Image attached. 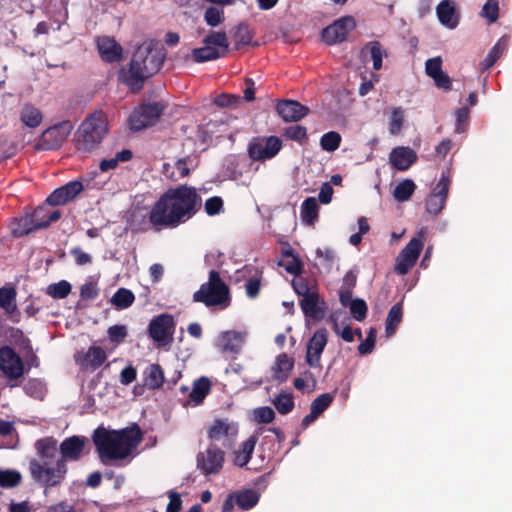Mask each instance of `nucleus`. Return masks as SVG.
Here are the masks:
<instances>
[{
  "label": "nucleus",
  "mask_w": 512,
  "mask_h": 512,
  "mask_svg": "<svg viewBox=\"0 0 512 512\" xmlns=\"http://www.w3.org/2000/svg\"><path fill=\"white\" fill-rule=\"evenodd\" d=\"M202 207V198L186 184L166 190L153 204L148 222L154 232L174 229L192 219Z\"/></svg>",
  "instance_id": "f257e3e1"
},
{
  "label": "nucleus",
  "mask_w": 512,
  "mask_h": 512,
  "mask_svg": "<svg viewBox=\"0 0 512 512\" xmlns=\"http://www.w3.org/2000/svg\"><path fill=\"white\" fill-rule=\"evenodd\" d=\"M92 440L101 462L107 465L129 457L142 442L143 434L136 423L120 430L99 426L94 430Z\"/></svg>",
  "instance_id": "f03ea898"
},
{
  "label": "nucleus",
  "mask_w": 512,
  "mask_h": 512,
  "mask_svg": "<svg viewBox=\"0 0 512 512\" xmlns=\"http://www.w3.org/2000/svg\"><path fill=\"white\" fill-rule=\"evenodd\" d=\"M163 64V57L149 47H138L127 69H122L119 79L133 92H139L145 80L158 72Z\"/></svg>",
  "instance_id": "7ed1b4c3"
},
{
  "label": "nucleus",
  "mask_w": 512,
  "mask_h": 512,
  "mask_svg": "<svg viewBox=\"0 0 512 512\" xmlns=\"http://www.w3.org/2000/svg\"><path fill=\"white\" fill-rule=\"evenodd\" d=\"M108 132V121L104 112L96 111L80 125L75 135L78 151L90 153L102 142Z\"/></svg>",
  "instance_id": "20e7f679"
},
{
  "label": "nucleus",
  "mask_w": 512,
  "mask_h": 512,
  "mask_svg": "<svg viewBox=\"0 0 512 512\" xmlns=\"http://www.w3.org/2000/svg\"><path fill=\"white\" fill-rule=\"evenodd\" d=\"M193 301L203 303L206 307L220 306L227 308L231 303L230 289L216 270L209 272L208 281L201 284L194 292Z\"/></svg>",
  "instance_id": "39448f33"
},
{
  "label": "nucleus",
  "mask_w": 512,
  "mask_h": 512,
  "mask_svg": "<svg viewBox=\"0 0 512 512\" xmlns=\"http://www.w3.org/2000/svg\"><path fill=\"white\" fill-rule=\"evenodd\" d=\"M29 470L34 481L44 486L45 490L59 486L64 481L68 471L67 464L58 458L55 462L31 460Z\"/></svg>",
  "instance_id": "423d86ee"
},
{
  "label": "nucleus",
  "mask_w": 512,
  "mask_h": 512,
  "mask_svg": "<svg viewBox=\"0 0 512 512\" xmlns=\"http://www.w3.org/2000/svg\"><path fill=\"white\" fill-rule=\"evenodd\" d=\"M426 228H421L415 237H413L401 250L395 265V271L399 275L407 274L416 264L419 255L424 246Z\"/></svg>",
  "instance_id": "0eeeda50"
},
{
  "label": "nucleus",
  "mask_w": 512,
  "mask_h": 512,
  "mask_svg": "<svg viewBox=\"0 0 512 512\" xmlns=\"http://www.w3.org/2000/svg\"><path fill=\"white\" fill-rule=\"evenodd\" d=\"M165 106L161 102L144 103L136 107L129 117L133 131H141L155 125L163 114Z\"/></svg>",
  "instance_id": "6e6552de"
},
{
  "label": "nucleus",
  "mask_w": 512,
  "mask_h": 512,
  "mask_svg": "<svg viewBox=\"0 0 512 512\" xmlns=\"http://www.w3.org/2000/svg\"><path fill=\"white\" fill-rule=\"evenodd\" d=\"M282 140L278 136L253 137L247 148L249 158L253 161H265L274 158L282 149Z\"/></svg>",
  "instance_id": "1a4fd4ad"
},
{
  "label": "nucleus",
  "mask_w": 512,
  "mask_h": 512,
  "mask_svg": "<svg viewBox=\"0 0 512 512\" xmlns=\"http://www.w3.org/2000/svg\"><path fill=\"white\" fill-rule=\"evenodd\" d=\"M175 326L172 315L164 313L155 316L148 326L149 337L161 346L169 345L173 342Z\"/></svg>",
  "instance_id": "9d476101"
},
{
  "label": "nucleus",
  "mask_w": 512,
  "mask_h": 512,
  "mask_svg": "<svg viewBox=\"0 0 512 512\" xmlns=\"http://www.w3.org/2000/svg\"><path fill=\"white\" fill-rule=\"evenodd\" d=\"M0 371L10 381L22 378L26 372L24 361L9 345L0 347Z\"/></svg>",
  "instance_id": "9b49d317"
},
{
  "label": "nucleus",
  "mask_w": 512,
  "mask_h": 512,
  "mask_svg": "<svg viewBox=\"0 0 512 512\" xmlns=\"http://www.w3.org/2000/svg\"><path fill=\"white\" fill-rule=\"evenodd\" d=\"M225 462V454L223 450L218 448L216 444H210L203 452H199L196 456L197 469L205 476L219 474Z\"/></svg>",
  "instance_id": "f8f14e48"
},
{
  "label": "nucleus",
  "mask_w": 512,
  "mask_h": 512,
  "mask_svg": "<svg viewBox=\"0 0 512 512\" xmlns=\"http://www.w3.org/2000/svg\"><path fill=\"white\" fill-rule=\"evenodd\" d=\"M72 125L70 121H62L42 132L36 148L40 150H54L59 148L71 133Z\"/></svg>",
  "instance_id": "ddd939ff"
},
{
  "label": "nucleus",
  "mask_w": 512,
  "mask_h": 512,
  "mask_svg": "<svg viewBox=\"0 0 512 512\" xmlns=\"http://www.w3.org/2000/svg\"><path fill=\"white\" fill-rule=\"evenodd\" d=\"M450 183V170H443L438 183L426 199L425 208L427 213L438 215L443 210L448 197Z\"/></svg>",
  "instance_id": "4468645a"
},
{
  "label": "nucleus",
  "mask_w": 512,
  "mask_h": 512,
  "mask_svg": "<svg viewBox=\"0 0 512 512\" xmlns=\"http://www.w3.org/2000/svg\"><path fill=\"white\" fill-rule=\"evenodd\" d=\"M237 434V423L228 419H215L207 432L212 442H221L222 446L228 449L234 445Z\"/></svg>",
  "instance_id": "2eb2a0df"
},
{
  "label": "nucleus",
  "mask_w": 512,
  "mask_h": 512,
  "mask_svg": "<svg viewBox=\"0 0 512 512\" xmlns=\"http://www.w3.org/2000/svg\"><path fill=\"white\" fill-rule=\"evenodd\" d=\"M356 26L352 16H344L325 27L321 32L323 42L327 45L341 43L347 39L350 31Z\"/></svg>",
  "instance_id": "dca6fc26"
},
{
  "label": "nucleus",
  "mask_w": 512,
  "mask_h": 512,
  "mask_svg": "<svg viewBox=\"0 0 512 512\" xmlns=\"http://www.w3.org/2000/svg\"><path fill=\"white\" fill-rule=\"evenodd\" d=\"M328 342L326 328L317 329L306 345V363L313 368L321 367V355Z\"/></svg>",
  "instance_id": "f3484780"
},
{
  "label": "nucleus",
  "mask_w": 512,
  "mask_h": 512,
  "mask_svg": "<svg viewBox=\"0 0 512 512\" xmlns=\"http://www.w3.org/2000/svg\"><path fill=\"white\" fill-rule=\"evenodd\" d=\"M84 189L82 182L70 181L67 184L55 189L46 199L49 206H60L72 201Z\"/></svg>",
  "instance_id": "a211bd4d"
},
{
  "label": "nucleus",
  "mask_w": 512,
  "mask_h": 512,
  "mask_svg": "<svg viewBox=\"0 0 512 512\" xmlns=\"http://www.w3.org/2000/svg\"><path fill=\"white\" fill-rule=\"evenodd\" d=\"M276 111L284 122H298L309 113V108L295 100H281Z\"/></svg>",
  "instance_id": "6ab92c4d"
},
{
  "label": "nucleus",
  "mask_w": 512,
  "mask_h": 512,
  "mask_svg": "<svg viewBox=\"0 0 512 512\" xmlns=\"http://www.w3.org/2000/svg\"><path fill=\"white\" fill-rule=\"evenodd\" d=\"M107 360L105 350L100 346H90L88 350L76 358V363L84 371L94 372Z\"/></svg>",
  "instance_id": "aec40b11"
},
{
  "label": "nucleus",
  "mask_w": 512,
  "mask_h": 512,
  "mask_svg": "<svg viewBox=\"0 0 512 512\" xmlns=\"http://www.w3.org/2000/svg\"><path fill=\"white\" fill-rule=\"evenodd\" d=\"M299 305L305 317L314 321L322 320L325 317L326 311L328 309L326 302L324 300H320L319 294L317 292L302 298L299 302Z\"/></svg>",
  "instance_id": "412c9836"
},
{
  "label": "nucleus",
  "mask_w": 512,
  "mask_h": 512,
  "mask_svg": "<svg viewBox=\"0 0 512 512\" xmlns=\"http://www.w3.org/2000/svg\"><path fill=\"white\" fill-rule=\"evenodd\" d=\"M85 438L80 436H71L66 438L59 448L58 457L59 460H63V463L67 461H77L82 456L85 447Z\"/></svg>",
  "instance_id": "4be33fe9"
},
{
  "label": "nucleus",
  "mask_w": 512,
  "mask_h": 512,
  "mask_svg": "<svg viewBox=\"0 0 512 512\" xmlns=\"http://www.w3.org/2000/svg\"><path fill=\"white\" fill-rule=\"evenodd\" d=\"M417 161L416 152L410 147L398 146L389 154V162L398 171L408 170Z\"/></svg>",
  "instance_id": "5701e85b"
},
{
  "label": "nucleus",
  "mask_w": 512,
  "mask_h": 512,
  "mask_svg": "<svg viewBox=\"0 0 512 512\" xmlns=\"http://www.w3.org/2000/svg\"><path fill=\"white\" fill-rule=\"evenodd\" d=\"M97 49L103 61L118 62L122 58V46L113 37L101 36L97 38Z\"/></svg>",
  "instance_id": "b1692460"
},
{
  "label": "nucleus",
  "mask_w": 512,
  "mask_h": 512,
  "mask_svg": "<svg viewBox=\"0 0 512 512\" xmlns=\"http://www.w3.org/2000/svg\"><path fill=\"white\" fill-rule=\"evenodd\" d=\"M33 220L36 230L47 228L51 223L56 222L61 217L59 210H51L46 204L38 206L31 214H28Z\"/></svg>",
  "instance_id": "393cba45"
},
{
  "label": "nucleus",
  "mask_w": 512,
  "mask_h": 512,
  "mask_svg": "<svg viewBox=\"0 0 512 512\" xmlns=\"http://www.w3.org/2000/svg\"><path fill=\"white\" fill-rule=\"evenodd\" d=\"M244 342V337L237 331L222 332L217 340V347L223 353H238Z\"/></svg>",
  "instance_id": "a878e982"
},
{
  "label": "nucleus",
  "mask_w": 512,
  "mask_h": 512,
  "mask_svg": "<svg viewBox=\"0 0 512 512\" xmlns=\"http://www.w3.org/2000/svg\"><path fill=\"white\" fill-rule=\"evenodd\" d=\"M35 447L41 462H55L58 456L57 441L53 437L41 438L36 441Z\"/></svg>",
  "instance_id": "bb28decb"
},
{
  "label": "nucleus",
  "mask_w": 512,
  "mask_h": 512,
  "mask_svg": "<svg viewBox=\"0 0 512 512\" xmlns=\"http://www.w3.org/2000/svg\"><path fill=\"white\" fill-rule=\"evenodd\" d=\"M19 118L24 126L34 129L41 125L43 114L36 106L26 102L21 107Z\"/></svg>",
  "instance_id": "cd10ccee"
},
{
  "label": "nucleus",
  "mask_w": 512,
  "mask_h": 512,
  "mask_svg": "<svg viewBox=\"0 0 512 512\" xmlns=\"http://www.w3.org/2000/svg\"><path fill=\"white\" fill-rule=\"evenodd\" d=\"M439 21L448 28H455L458 25L455 7L452 1L442 0L436 8Z\"/></svg>",
  "instance_id": "c85d7f7f"
},
{
  "label": "nucleus",
  "mask_w": 512,
  "mask_h": 512,
  "mask_svg": "<svg viewBox=\"0 0 512 512\" xmlns=\"http://www.w3.org/2000/svg\"><path fill=\"white\" fill-rule=\"evenodd\" d=\"M257 441V434H253L242 443L241 448L238 451H235L234 464L236 466L244 467L249 463Z\"/></svg>",
  "instance_id": "c756f323"
},
{
  "label": "nucleus",
  "mask_w": 512,
  "mask_h": 512,
  "mask_svg": "<svg viewBox=\"0 0 512 512\" xmlns=\"http://www.w3.org/2000/svg\"><path fill=\"white\" fill-rule=\"evenodd\" d=\"M211 391V381L207 377H201L193 383L189 393L188 402L194 406L201 404Z\"/></svg>",
  "instance_id": "7c9ffc66"
},
{
  "label": "nucleus",
  "mask_w": 512,
  "mask_h": 512,
  "mask_svg": "<svg viewBox=\"0 0 512 512\" xmlns=\"http://www.w3.org/2000/svg\"><path fill=\"white\" fill-rule=\"evenodd\" d=\"M293 367L294 359L292 357H289L286 353L278 355L273 367L274 378L279 382H285Z\"/></svg>",
  "instance_id": "2f4dec72"
},
{
  "label": "nucleus",
  "mask_w": 512,
  "mask_h": 512,
  "mask_svg": "<svg viewBox=\"0 0 512 512\" xmlns=\"http://www.w3.org/2000/svg\"><path fill=\"white\" fill-rule=\"evenodd\" d=\"M144 383L149 389H158L163 385L164 372L159 364L149 365L143 373Z\"/></svg>",
  "instance_id": "473e14b6"
},
{
  "label": "nucleus",
  "mask_w": 512,
  "mask_h": 512,
  "mask_svg": "<svg viewBox=\"0 0 512 512\" xmlns=\"http://www.w3.org/2000/svg\"><path fill=\"white\" fill-rule=\"evenodd\" d=\"M235 504L243 511L252 509L259 501V494L253 489L234 492Z\"/></svg>",
  "instance_id": "72a5a7b5"
},
{
  "label": "nucleus",
  "mask_w": 512,
  "mask_h": 512,
  "mask_svg": "<svg viewBox=\"0 0 512 512\" xmlns=\"http://www.w3.org/2000/svg\"><path fill=\"white\" fill-rule=\"evenodd\" d=\"M403 318V307L402 303H396L393 305L387 315L385 323V332L388 337L395 334L399 324Z\"/></svg>",
  "instance_id": "f704fd0d"
},
{
  "label": "nucleus",
  "mask_w": 512,
  "mask_h": 512,
  "mask_svg": "<svg viewBox=\"0 0 512 512\" xmlns=\"http://www.w3.org/2000/svg\"><path fill=\"white\" fill-rule=\"evenodd\" d=\"M508 39L504 36L501 37L498 42L492 47L487 56L481 62L483 70L491 68L497 60L502 56L503 52L507 49Z\"/></svg>",
  "instance_id": "c9c22d12"
},
{
  "label": "nucleus",
  "mask_w": 512,
  "mask_h": 512,
  "mask_svg": "<svg viewBox=\"0 0 512 512\" xmlns=\"http://www.w3.org/2000/svg\"><path fill=\"white\" fill-rule=\"evenodd\" d=\"M192 57L195 62L203 63L224 57V53H221L216 47L205 44L203 47L193 49Z\"/></svg>",
  "instance_id": "e433bc0d"
},
{
  "label": "nucleus",
  "mask_w": 512,
  "mask_h": 512,
  "mask_svg": "<svg viewBox=\"0 0 512 512\" xmlns=\"http://www.w3.org/2000/svg\"><path fill=\"white\" fill-rule=\"evenodd\" d=\"M11 231L14 237L20 238L36 231V229L33 225V220H31L30 216L26 214L13 220L11 224Z\"/></svg>",
  "instance_id": "4c0bfd02"
},
{
  "label": "nucleus",
  "mask_w": 512,
  "mask_h": 512,
  "mask_svg": "<svg viewBox=\"0 0 512 512\" xmlns=\"http://www.w3.org/2000/svg\"><path fill=\"white\" fill-rule=\"evenodd\" d=\"M319 206L314 197H308L301 205V219L308 225H313L318 218Z\"/></svg>",
  "instance_id": "58836bf2"
},
{
  "label": "nucleus",
  "mask_w": 512,
  "mask_h": 512,
  "mask_svg": "<svg viewBox=\"0 0 512 512\" xmlns=\"http://www.w3.org/2000/svg\"><path fill=\"white\" fill-rule=\"evenodd\" d=\"M134 301L135 295L127 288H119L111 298V303L117 310L129 308Z\"/></svg>",
  "instance_id": "ea45409f"
},
{
  "label": "nucleus",
  "mask_w": 512,
  "mask_h": 512,
  "mask_svg": "<svg viewBox=\"0 0 512 512\" xmlns=\"http://www.w3.org/2000/svg\"><path fill=\"white\" fill-rule=\"evenodd\" d=\"M204 44H209L224 53V56L229 51V41L225 31H212L204 39Z\"/></svg>",
  "instance_id": "a19ab883"
},
{
  "label": "nucleus",
  "mask_w": 512,
  "mask_h": 512,
  "mask_svg": "<svg viewBox=\"0 0 512 512\" xmlns=\"http://www.w3.org/2000/svg\"><path fill=\"white\" fill-rule=\"evenodd\" d=\"M17 292L14 287L3 286L0 288V307L8 313L16 310Z\"/></svg>",
  "instance_id": "79ce46f5"
},
{
  "label": "nucleus",
  "mask_w": 512,
  "mask_h": 512,
  "mask_svg": "<svg viewBox=\"0 0 512 512\" xmlns=\"http://www.w3.org/2000/svg\"><path fill=\"white\" fill-rule=\"evenodd\" d=\"M133 157V153L129 149H123L120 152H117L115 157L110 159H103L100 162L99 168L102 172H107L109 170L115 169L118 166L119 162H126L131 160Z\"/></svg>",
  "instance_id": "37998d69"
},
{
  "label": "nucleus",
  "mask_w": 512,
  "mask_h": 512,
  "mask_svg": "<svg viewBox=\"0 0 512 512\" xmlns=\"http://www.w3.org/2000/svg\"><path fill=\"white\" fill-rule=\"evenodd\" d=\"M416 189L415 183L411 179H404L394 189L393 196L399 202L410 199Z\"/></svg>",
  "instance_id": "c03bdc74"
},
{
  "label": "nucleus",
  "mask_w": 512,
  "mask_h": 512,
  "mask_svg": "<svg viewBox=\"0 0 512 512\" xmlns=\"http://www.w3.org/2000/svg\"><path fill=\"white\" fill-rule=\"evenodd\" d=\"M272 402L276 410L282 415L290 413L295 406L292 394L285 392L279 393Z\"/></svg>",
  "instance_id": "a18cd8bd"
},
{
  "label": "nucleus",
  "mask_w": 512,
  "mask_h": 512,
  "mask_svg": "<svg viewBox=\"0 0 512 512\" xmlns=\"http://www.w3.org/2000/svg\"><path fill=\"white\" fill-rule=\"evenodd\" d=\"M71 289V284L68 281L61 280L57 283L50 284L46 292L54 299H63L70 294Z\"/></svg>",
  "instance_id": "49530a36"
},
{
  "label": "nucleus",
  "mask_w": 512,
  "mask_h": 512,
  "mask_svg": "<svg viewBox=\"0 0 512 512\" xmlns=\"http://www.w3.org/2000/svg\"><path fill=\"white\" fill-rule=\"evenodd\" d=\"M341 135L338 132L330 131L322 135L320 146L324 151L334 152L341 144Z\"/></svg>",
  "instance_id": "de8ad7c7"
},
{
  "label": "nucleus",
  "mask_w": 512,
  "mask_h": 512,
  "mask_svg": "<svg viewBox=\"0 0 512 512\" xmlns=\"http://www.w3.org/2000/svg\"><path fill=\"white\" fill-rule=\"evenodd\" d=\"M366 49L370 51L374 70H380L382 68L383 56L385 55L381 43L379 41H371L365 46L363 51Z\"/></svg>",
  "instance_id": "09e8293b"
},
{
  "label": "nucleus",
  "mask_w": 512,
  "mask_h": 512,
  "mask_svg": "<svg viewBox=\"0 0 512 512\" xmlns=\"http://www.w3.org/2000/svg\"><path fill=\"white\" fill-rule=\"evenodd\" d=\"M334 396L330 393H323L316 397L310 406L314 414L320 416L333 402Z\"/></svg>",
  "instance_id": "8fccbe9b"
},
{
  "label": "nucleus",
  "mask_w": 512,
  "mask_h": 512,
  "mask_svg": "<svg viewBox=\"0 0 512 512\" xmlns=\"http://www.w3.org/2000/svg\"><path fill=\"white\" fill-rule=\"evenodd\" d=\"M283 255L291 257V260L285 264V270L289 274L298 276L302 273L303 264L300 258L294 253L292 249L284 250Z\"/></svg>",
  "instance_id": "3c124183"
},
{
  "label": "nucleus",
  "mask_w": 512,
  "mask_h": 512,
  "mask_svg": "<svg viewBox=\"0 0 512 512\" xmlns=\"http://www.w3.org/2000/svg\"><path fill=\"white\" fill-rule=\"evenodd\" d=\"M224 19L223 9L215 6L208 7L204 13V20L211 27L220 25Z\"/></svg>",
  "instance_id": "603ef678"
},
{
  "label": "nucleus",
  "mask_w": 512,
  "mask_h": 512,
  "mask_svg": "<svg viewBox=\"0 0 512 512\" xmlns=\"http://www.w3.org/2000/svg\"><path fill=\"white\" fill-rule=\"evenodd\" d=\"M21 474L12 470H0V486L4 488H13L20 484Z\"/></svg>",
  "instance_id": "864d4df0"
},
{
  "label": "nucleus",
  "mask_w": 512,
  "mask_h": 512,
  "mask_svg": "<svg viewBox=\"0 0 512 512\" xmlns=\"http://www.w3.org/2000/svg\"><path fill=\"white\" fill-rule=\"evenodd\" d=\"M234 39L237 46H246L252 42L253 33L246 24L241 23L236 28Z\"/></svg>",
  "instance_id": "5fc2aeb1"
},
{
  "label": "nucleus",
  "mask_w": 512,
  "mask_h": 512,
  "mask_svg": "<svg viewBox=\"0 0 512 512\" xmlns=\"http://www.w3.org/2000/svg\"><path fill=\"white\" fill-rule=\"evenodd\" d=\"M481 15L488 20L489 23H494L498 19L499 4L497 0H487L482 7Z\"/></svg>",
  "instance_id": "6e6d98bb"
},
{
  "label": "nucleus",
  "mask_w": 512,
  "mask_h": 512,
  "mask_svg": "<svg viewBox=\"0 0 512 512\" xmlns=\"http://www.w3.org/2000/svg\"><path fill=\"white\" fill-rule=\"evenodd\" d=\"M284 135L291 140L302 143L307 140V129L302 125L289 126L285 128Z\"/></svg>",
  "instance_id": "4d7b16f0"
},
{
  "label": "nucleus",
  "mask_w": 512,
  "mask_h": 512,
  "mask_svg": "<svg viewBox=\"0 0 512 512\" xmlns=\"http://www.w3.org/2000/svg\"><path fill=\"white\" fill-rule=\"evenodd\" d=\"M240 101L241 98L238 95L222 93L214 99V104L222 108H234Z\"/></svg>",
  "instance_id": "13d9d810"
},
{
  "label": "nucleus",
  "mask_w": 512,
  "mask_h": 512,
  "mask_svg": "<svg viewBox=\"0 0 512 512\" xmlns=\"http://www.w3.org/2000/svg\"><path fill=\"white\" fill-rule=\"evenodd\" d=\"M456 125L455 132L463 133L466 131V128L469 123L470 111L467 107H461L457 109L456 113Z\"/></svg>",
  "instance_id": "bf43d9fd"
},
{
  "label": "nucleus",
  "mask_w": 512,
  "mask_h": 512,
  "mask_svg": "<svg viewBox=\"0 0 512 512\" xmlns=\"http://www.w3.org/2000/svg\"><path fill=\"white\" fill-rule=\"evenodd\" d=\"M254 419L261 424H269L275 419V412L269 406L259 407L254 410Z\"/></svg>",
  "instance_id": "052dcab7"
},
{
  "label": "nucleus",
  "mask_w": 512,
  "mask_h": 512,
  "mask_svg": "<svg viewBox=\"0 0 512 512\" xmlns=\"http://www.w3.org/2000/svg\"><path fill=\"white\" fill-rule=\"evenodd\" d=\"M349 308L355 320L362 321L365 319L368 308L363 299H354Z\"/></svg>",
  "instance_id": "680f3d73"
},
{
  "label": "nucleus",
  "mask_w": 512,
  "mask_h": 512,
  "mask_svg": "<svg viewBox=\"0 0 512 512\" xmlns=\"http://www.w3.org/2000/svg\"><path fill=\"white\" fill-rule=\"evenodd\" d=\"M205 212L209 216L219 214L223 210V200L219 196H213L208 198L204 204Z\"/></svg>",
  "instance_id": "e2e57ef3"
},
{
  "label": "nucleus",
  "mask_w": 512,
  "mask_h": 512,
  "mask_svg": "<svg viewBox=\"0 0 512 512\" xmlns=\"http://www.w3.org/2000/svg\"><path fill=\"white\" fill-rule=\"evenodd\" d=\"M24 349L27 351L26 363H25L26 371H28L32 367L38 368L40 365V360H39L38 356L33 351V347H32L30 339L24 340Z\"/></svg>",
  "instance_id": "0e129e2a"
},
{
  "label": "nucleus",
  "mask_w": 512,
  "mask_h": 512,
  "mask_svg": "<svg viewBox=\"0 0 512 512\" xmlns=\"http://www.w3.org/2000/svg\"><path fill=\"white\" fill-rule=\"evenodd\" d=\"M108 338L115 343H121L127 337V329L124 325H113L107 330Z\"/></svg>",
  "instance_id": "69168bd1"
},
{
  "label": "nucleus",
  "mask_w": 512,
  "mask_h": 512,
  "mask_svg": "<svg viewBox=\"0 0 512 512\" xmlns=\"http://www.w3.org/2000/svg\"><path fill=\"white\" fill-rule=\"evenodd\" d=\"M376 342V329L371 328L365 341L361 342L358 346V351L361 355L369 354L373 351Z\"/></svg>",
  "instance_id": "338daca9"
},
{
  "label": "nucleus",
  "mask_w": 512,
  "mask_h": 512,
  "mask_svg": "<svg viewBox=\"0 0 512 512\" xmlns=\"http://www.w3.org/2000/svg\"><path fill=\"white\" fill-rule=\"evenodd\" d=\"M442 71V58L440 56L430 58L426 61L425 72L430 78H433Z\"/></svg>",
  "instance_id": "774afa93"
}]
</instances>
